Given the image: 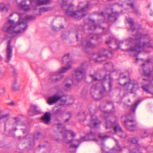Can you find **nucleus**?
<instances>
[{
	"mask_svg": "<svg viewBox=\"0 0 153 153\" xmlns=\"http://www.w3.org/2000/svg\"><path fill=\"white\" fill-rule=\"evenodd\" d=\"M134 23L130 24V29L132 32L133 37H130L126 40L127 45H134L127 50V51L137 56L141 52L145 51L146 52H150L149 50L147 51L146 48L153 49V44L150 38L149 35H143L141 33L135 30Z\"/></svg>",
	"mask_w": 153,
	"mask_h": 153,
	"instance_id": "f257e3e1",
	"label": "nucleus"
},
{
	"mask_svg": "<svg viewBox=\"0 0 153 153\" xmlns=\"http://www.w3.org/2000/svg\"><path fill=\"white\" fill-rule=\"evenodd\" d=\"M84 22L85 26H87L88 29L87 30L89 32V33H85L84 28L82 27L83 30H78L77 31L76 38L77 40L79 39V37L81 38V46L83 50L88 53L89 49L94 48L97 46L96 45L92 43L91 40L95 38L98 41L101 37L100 35L92 33L91 31L94 30L97 28H101V27L100 25H96L94 21L91 19L85 20Z\"/></svg>",
	"mask_w": 153,
	"mask_h": 153,
	"instance_id": "f03ea898",
	"label": "nucleus"
},
{
	"mask_svg": "<svg viewBox=\"0 0 153 153\" xmlns=\"http://www.w3.org/2000/svg\"><path fill=\"white\" fill-rule=\"evenodd\" d=\"M18 14L19 18L17 23L9 19L4 25L3 30L7 33L5 35V39L13 38L19 33L24 32L28 26L27 21L32 20L35 19L34 16L29 15H27L23 18L24 13H19Z\"/></svg>",
	"mask_w": 153,
	"mask_h": 153,
	"instance_id": "7ed1b4c3",
	"label": "nucleus"
},
{
	"mask_svg": "<svg viewBox=\"0 0 153 153\" xmlns=\"http://www.w3.org/2000/svg\"><path fill=\"white\" fill-rule=\"evenodd\" d=\"M61 1L62 2L61 7L66 10V14L70 17L78 19H81L86 15L87 10L90 6V3L88 2L84 7L75 12L72 11L74 5L72 4H68L66 1L63 0H59V3H61Z\"/></svg>",
	"mask_w": 153,
	"mask_h": 153,
	"instance_id": "20e7f679",
	"label": "nucleus"
},
{
	"mask_svg": "<svg viewBox=\"0 0 153 153\" xmlns=\"http://www.w3.org/2000/svg\"><path fill=\"white\" fill-rule=\"evenodd\" d=\"M113 113L111 111H104L102 117L104 118L106 120V128L107 129H110L109 131H111L113 129L114 133L118 135L120 138L125 139L127 137V135L123 131L120 125L117 122L115 121L113 123L111 120L108 119V117Z\"/></svg>",
	"mask_w": 153,
	"mask_h": 153,
	"instance_id": "39448f33",
	"label": "nucleus"
},
{
	"mask_svg": "<svg viewBox=\"0 0 153 153\" xmlns=\"http://www.w3.org/2000/svg\"><path fill=\"white\" fill-rule=\"evenodd\" d=\"M101 122L99 120L97 117L94 115H91V119L88 126L91 128V132L88 134L85 137H82L81 138V141H87L89 140H92L97 141V140L96 138V135L97 134L96 132H94L93 129L98 128L100 125Z\"/></svg>",
	"mask_w": 153,
	"mask_h": 153,
	"instance_id": "423d86ee",
	"label": "nucleus"
},
{
	"mask_svg": "<svg viewBox=\"0 0 153 153\" xmlns=\"http://www.w3.org/2000/svg\"><path fill=\"white\" fill-rule=\"evenodd\" d=\"M140 102V100H137L135 103L131 106L130 113L125 115V117L127 120H125L124 126L125 128L128 130L133 131L136 128V123L134 119L130 120V119L134 116L136 109Z\"/></svg>",
	"mask_w": 153,
	"mask_h": 153,
	"instance_id": "0eeeda50",
	"label": "nucleus"
},
{
	"mask_svg": "<svg viewBox=\"0 0 153 153\" xmlns=\"http://www.w3.org/2000/svg\"><path fill=\"white\" fill-rule=\"evenodd\" d=\"M57 125L58 130L62 133L65 142L66 143H71L69 147L70 151L72 152L71 150V149L77 148L79 146V143L81 142V140H77L76 141L78 144L75 145L74 143H72L74 141L73 139L68 140L67 139L68 134H70L72 137H75L76 136L75 133L71 130L66 129L64 125L60 123H58Z\"/></svg>",
	"mask_w": 153,
	"mask_h": 153,
	"instance_id": "6e6552de",
	"label": "nucleus"
},
{
	"mask_svg": "<svg viewBox=\"0 0 153 153\" xmlns=\"http://www.w3.org/2000/svg\"><path fill=\"white\" fill-rule=\"evenodd\" d=\"M71 62L70 54L68 53L65 55L62 59V62L64 64H68L67 66L62 67L57 71L50 72V75L51 76L58 75L60 76H63L62 75L71 68V66L70 63Z\"/></svg>",
	"mask_w": 153,
	"mask_h": 153,
	"instance_id": "1a4fd4ad",
	"label": "nucleus"
},
{
	"mask_svg": "<svg viewBox=\"0 0 153 153\" xmlns=\"http://www.w3.org/2000/svg\"><path fill=\"white\" fill-rule=\"evenodd\" d=\"M114 68V65L111 62H107L105 65L104 68L105 70L109 72L108 74H106L104 76H126L124 74L121 73L120 71H112Z\"/></svg>",
	"mask_w": 153,
	"mask_h": 153,
	"instance_id": "9d476101",
	"label": "nucleus"
},
{
	"mask_svg": "<svg viewBox=\"0 0 153 153\" xmlns=\"http://www.w3.org/2000/svg\"><path fill=\"white\" fill-rule=\"evenodd\" d=\"M151 62L150 60L148 59L141 66H140L139 71H140V69L143 71V73L146 76H150L152 73L153 72V66H150L149 63Z\"/></svg>",
	"mask_w": 153,
	"mask_h": 153,
	"instance_id": "9b49d317",
	"label": "nucleus"
},
{
	"mask_svg": "<svg viewBox=\"0 0 153 153\" xmlns=\"http://www.w3.org/2000/svg\"><path fill=\"white\" fill-rule=\"evenodd\" d=\"M112 52L111 51L102 48L100 51H99L97 53L98 57L95 58L94 60L96 62H101L105 60L104 59H102V58H108V54L109 53L112 55Z\"/></svg>",
	"mask_w": 153,
	"mask_h": 153,
	"instance_id": "f8f14e48",
	"label": "nucleus"
},
{
	"mask_svg": "<svg viewBox=\"0 0 153 153\" xmlns=\"http://www.w3.org/2000/svg\"><path fill=\"white\" fill-rule=\"evenodd\" d=\"M71 79H67L65 81V84L64 85V89L68 91L70 90L72 88V85H75L80 81V77H72Z\"/></svg>",
	"mask_w": 153,
	"mask_h": 153,
	"instance_id": "ddd939ff",
	"label": "nucleus"
},
{
	"mask_svg": "<svg viewBox=\"0 0 153 153\" xmlns=\"http://www.w3.org/2000/svg\"><path fill=\"white\" fill-rule=\"evenodd\" d=\"M116 142V147L117 149L114 148L110 150L109 152H106L104 149L105 146L104 144H102L101 147L102 153H120L122 151V149L118 143V141L116 139H114Z\"/></svg>",
	"mask_w": 153,
	"mask_h": 153,
	"instance_id": "4468645a",
	"label": "nucleus"
},
{
	"mask_svg": "<svg viewBox=\"0 0 153 153\" xmlns=\"http://www.w3.org/2000/svg\"><path fill=\"white\" fill-rule=\"evenodd\" d=\"M11 40H9L7 42V45L6 50V59L5 62L8 63L11 60L12 56L13 48L11 46Z\"/></svg>",
	"mask_w": 153,
	"mask_h": 153,
	"instance_id": "2eb2a0df",
	"label": "nucleus"
},
{
	"mask_svg": "<svg viewBox=\"0 0 153 153\" xmlns=\"http://www.w3.org/2000/svg\"><path fill=\"white\" fill-rule=\"evenodd\" d=\"M41 112V111L38 109L37 106L31 105L30 109L28 110V114L29 116H33L39 114Z\"/></svg>",
	"mask_w": 153,
	"mask_h": 153,
	"instance_id": "dca6fc26",
	"label": "nucleus"
},
{
	"mask_svg": "<svg viewBox=\"0 0 153 153\" xmlns=\"http://www.w3.org/2000/svg\"><path fill=\"white\" fill-rule=\"evenodd\" d=\"M21 86L20 81L18 77H15L12 82V89L14 91H19Z\"/></svg>",
	"mask_w": 153,
	"mask_h": 153,
	"instance_id": "f3484780",
	"label": "nucleus"
},
{
	"mask_svg": "<svg viewBox=\"0 0 153 153\" xmlns=\"http://www.w3.org/2000/svg\"><path fill=\"white\" fill-rule=\"evenodd\" d=\"M114 42H115L116 44L117 45L118 48H120V45L123 44V41H119L115 39L113 36H110L105 41V42L107 44H109Z\"/></svg>",
	"mask_w": 153,
	"mask_h": 153,
	"instance_id": "a211bd4d",
	"label": "nucleus"
},
{
	"mask_svg": "<svg viewBox=\"0 0 153 153\" xmlns=\"http://www.w3.org/2000/svg\"><path fill=\"white\" fill-rule=\"evenodd\" d=\"M85 70L82 67H79L74 70L73 71V75L75 76H85L86 75Z\"/></svg>",
	"mask_w": 153,
	"mask_h": 153,
	"instance_id": "6ab92c4d",
	"label": "nucleus"
},
{
	"mask_svg": "<svg viewBox=\"0 0 153 153\" xmlns=\"http://www.w3.org/2000/svg\"><path fill=\"white\" fill-rule=\"evenodd\" d=\"M62 97V96H60L57 94L54 95L48 98L47 100L48 103L50 105L53 104L61 99Z\"/></svg>",
	"mask_w": 153,
	"mask_h": 153,
	"instance_id": "aec40b11",
	"label": "nucleus"
},
{
	"mask_svg": "<svg viewBox=\"0 0 153 153\" xmlns=\"http://www.w3.org/2000/svg\"><path fill=\"white\" fill-rule=\"evenodd\" d=\"M31 3H35L38 6L49 4L51 3L52 0H30Z\"/></svg>",
	"mask_w": 153,
	"mask_h": 153,
	"instance_id": "412c9836",
	"label": "nucleus"
},
{
	"mask_svg": "<svg viewBox=\"0 0 153 153\" xmlns=\"http://www.w3.org/2000/svg\"><path fill=\"white\" fill-rule=\"evenodd\" d=\"M18 6L20 10L25 11H29L30 9L29 5L26 4L25 0L22 1L18 4Z\"/></svg>",
	"mask_w": 153,
	"mask_h": 153,
	"instance_id": "4be33fe9",
	"label": "nucleus"
},
{
	"mask_svg": "<svg viewBox=\"0 0 153 153\" xmlns=\"http://www.w3.org/2000/svg\"><path fill=\"white\" fill-rule=\"evenodd\" d=\"M119 15V13L118 12H112L108 15V21L111 22H114L116 21Z\"/></svg>",
	"mask_w": 153,
	"mask_h": 153,
	"instance_id": "5701e85b",
	"label": "nucleus"
},
{
	"mask_svg": "<svg viewBox=\"0 0 153 153\" xmlns=\"http://www.w3.org/2000/svg\"><path fill=\"white\" fill-rule=\"evenodd\" d=\"M42 134L40 133H36L34 136L32 137H33L32 140H29L30 141L29 143L30 146H33L34 144V139L37 140L39 138H41L42 137Z\"/></svg>",
	"mask_w": 153,
	"mask_h": 153,
	"instance_id": "b1692460",
	"label": "nucleus"
},
{
	"mask_svg": "<svg viewBox=\"0 0 153 153\" xmlns=\"http://www.w3.org/2000/svg\"><path fill=\"white\" fill-rule=\"evenodd\" d=\"M51 119V115L49 113L46 112L42 117V120L46 124H47L50 121Z\"/></svg>",
	"mask_w": 153,
	"mask_h": 153,
	"instance_id": "393cba45",
	"label": "nucleus"
},
{
	"mask_svg": "<svg viewBox=\"0 0 153 153\" xmlns=\"http://www.w3.org/2000/svg\"><path fill=\"white\" fill-rule=\"evenodd\" d=\"M8 10L7 5L4 3H0V11L1 13H6Z\"/></svg>",
	"mask_w": 153,
	"mask_h": 153,
	"instance_id": "a878e982",
	"label": "nucleus"
},
{
	"mask_svg": "<svg viewBox=\"0 0 153 153\" xmlns=\"http://www.w3.org/2000/svg\"><path fill=\"white\" fill-rule=\"evenodd\" d=\"M52 8L51 7H40L39 9V12L41 15L42 12H48L52 10Z\"/></svg>",
	"mask_w": 153,
	"mask_h": 153,
	"instance_id": "bb28decb",
	"label": "nucleus"
},
{
	"mask_svg": "<svg viewBox=\"0 0 153 153\" xmlns=\"http://www.w3.org/2000/svg\"><path fill=\"white\" fill-rule=\"evenodd\" d=\"M109 135L104 133H100L99 134V138L102 141H105L109 137Z\"/></svg>",
	"mask_w": 153,
	"mask_h": 153,
	"instance_id": "cd10ccee",
	"label": "nucleus"
},
{
	"mask_svg": "<svg viewBox=\"0 0 153 153\" xmlns=\"http://www.w3.org/2000/svg\"><path fill=\"white\" fill-rule=\"evenodd\" d=\"M127 5L129 6H130L133 9L135 13V14L138 16H139L140 15V13L139 12L138 10L136 9L134 6L133 3H127Z\"/></svg>",
	"mask_w": 153,
	"mask_h": 153,
	"instance_id": "c85d7f7f",
	"label": "nucleus"
},
{
	"mask_svg": "<svg viewBox=\"0 0 153 153\" xmlns=\"http://www.w3.org/2000/svg\"><path fill=\"white\" fill-rule=\"evenodd\" d=\"M138 89H139V87L138 84L137 83H134L133 84L132 87L131 92V93H134L135 91Z\"/></svg>",
	"mask_w": 153,
	"mask_h": 153,
	"instance_id": "c756f323",
	"label": "nucleus"
},
{
	"mask_svg": "<svg viewBox=\"0 0 153 153\" xmlns=\"http://www.w3.org/2000/svg\"><path fill=\"white\" fill-rule=\"evenodd\" d=\"M14 123L13 125H20L22 124V122L20 121V119L19 117H15L13 118Z\"/></svg>",
	"mask_w": 153,
	"mask_h": 153,
	"instance_id": "7c9ffc66",
	"label": "nucleus"
},
{
	"mask_svg": "<svg viewBox=\"0 0 153 153\" xmlns=\"http://www.w3.org/2000/svg\"><path fill=\"white\" fill-rule=\"evenodd\" d=\"M3 112V111L2 110L0 109V114ZM9 116V114L7 113L5 114H2L0 115V120H2L4 119H7Z\"/></svg>",
	"mask_w": 153,
	"mask_h": 153,
	"instance_id": "2f4dec72",
	"label": "nucleus"
},
{
	"mask_svg": "<svg viewBox=\"0 0 153 153\" xmlns=\"http://www.w3.org/2000/svg\"><path fill=\"white\" fill-rule=\"evenodd\" d=\"M142 87L147 93H150L149 84L143 85L142 86Z\"/></svg>",
	"mask_w": 153,
	"mask_h": 153,
	"instance_id": "473e14b6",
	"label": "nucleus"
},
{
	"mask_svg": "<svg viewBox=\"0 0 153 153\" xmlns=\"http://www.w3.org/2000/svg\"><path fill=\"white\" fill-rule=\"evenodd\" d=\"M128 141L130 144H136L137 143L138 140L135 138H130L128 139Z\"/></svg>",
	"mask_w": 153,
	"mask_h": 153,
	"instance_id": "72a5a7b5",
	"label": "nucleus"
},
{
	"mask_svg": "<svg viewBox=\"0 0 153 153\" xmlns=\"http://www.w3.org/2000/svg\"><path fill=\"white\" fill-rule=\"evenodd\" d=\"M103 30V33L104 34H110V31L109 29H107L106 28L104 27L102 28Z\"/></svg>",
	"mask_w": 153,
	"mask_h": 153,
	"instance_id": "f704fd0d",
	"label": "nucleus"
},
{
	"mask_svg": "<svg viewBox=\"0 0 153 153\" xmlns=\"http://www.w3.org/2000/svg\"><path fill=\"white\" fill-rule=\"evenodd\" d=\"M7 104L10 106H14L16 105V103L13 101H11L10 102L8 103Z\"/></svg>",
	"mask_w": 153,
	"mask_h": 153,
	"instance_id": "c9c22d12",
	"label": "nucleus"
},
{
	"mask_svg": "<svg viewBox=\"0 0 153 153\" xmlns=\"http://www.w3.org/2000/svg\"><path fill=\"white\" fill-rule=\"evenodd\" d=\"M126 19L128 23L130 24L134 23L133 20L131 18L129 17L126 18Z\"/></svg>",
	"mask_w": 153,
	"mask_h": 153,
	"instance_id": "e433bc0d",
	"label": "nucleus"
},
{
	"mask_svg": "<svg viewBox=\"0 0 153 153\" xmlns=\"http://www.w3.org/2000/svg\"><path fill=\"white\" fill-rule=\"evenodd\" d=\"M5 92L4 88L2 86H0V94H3Z\"/></svg>",
	"mask_w": 153,
	"mask_h": 153,
	"instance_id": "4c0bfd02",
	"label": "nucleus"
},
{
	"mask_svg": "<svg viewBox=\"0 0 153 153\" xmlns=\"http://www.w3.org/2000/svg\"><path fill=\"white\" fill-rule=\"evenodd\" d=\"M149 134L147 131H145L144 132V135L142 136V138H144L147 137Z\"/></svg>",
	"mask_w": 153,
	"mask_h": 153,
	"instance_id": "58836bf2",
	"label": "nucleus"
},
{
	"mask_svg": "<svg viewBox=\"0 0 153 153\" xmlns=\"http://www.w3.org/2000/svg\"><path fill=\"white\" fill-rule=\"evenodd\" d=\"M149 82L151 83L153 82V77H146Z\"/></svg>",
	"mask_w": 153,
	"mask_h": 153,
	"instance_id": "ea45409f",
	"label": "nucleus"
},
{
	"mask_svg": "<svg viewBox=\"0 0 153 153\" xmlns=\"http://www.w3.org/2000/svg\"><path fill=\"white\" fill-rule=\"evenodd\" d=\"M61 111L60 109H59L55 111L54 113L55 114H60L61 113Z\"/></svg>",
	"mask_w": 153,
	"mask_h": 153,
	"instance_id": "a19ab883",
	"label": "nucleus"
},
{
	"mask_svg": "<svg viewBox=\"0 0 153 153\" xmlns=\"http://www.w3.org/2000/svg\"><path fill=\"white\" fill-rule=\"evenodd\" d=\"M105 92V88L104 87L103 90H101L100 91V95L102 96V94Z\"/></svg>",
	"mask_w": 153,
	"mask_h": 153,
	"instance_id": "79ce46f5",
	"label": "nucleus"
},
{
	"mask_svg": "<svg viewBox=\"0 0 153 153\" xmlns=\"http://www.w3.org/2000/svg\"><path fill=\"white\" fill-rule=\"evenodd\" d=\"M52 28V29L54 31H57L59 30V28L55 26H53Z\"/></svg>",
	"mask_w": 153,
	"mask_h": 153,
	"instance_id": "37998d69",
	"label": "nucleus"
},
{
	"mask_svg": "<svg viewBox=\"0 0 153 153\" xmlns=\"http://www.w3.org/2000/svg\"><path fill=\"white\" fill-rule=\"evenodd\" d=\"M98 72L97 71L95 72V73L93 74H91L90 75V76H97Z\"/></svg>",
	"mask_w": 153,
	"mask_h": 153,
	"instance_id": "c03bdc74",
	"label": "nucleus"
},
{
	"mask_svg": "<svg viewBox=\"0 0 153 153\" xmlns=\"http://www.w3.org/2000/svg\"><path fill=\"white\" fill-rule=\"evenodd\" d=\"M109 86L110 88V90L111 91V88L112 87V84L111 82H109Z\"/></svg>",
	"mask_w": 153,
	"mask_h": 153,
	"instance_id": "a18cd8bd",
	"label": "nucleus"
},
{
	"mask_svg": "<svg viewBox=\"0 0 153 153\" xmlns=\"http://www.w3.org/2000/svg\"><path fill=\"white\" fill-rule=\"evenodd\" d=\"M12 129L13 130L10 131V133H11V132H12L13 131H16L17 129V128H16L15 127L14 128H13Z\"/></svg>",
	"mask_w": 153,
	"mask_h": 153,
	"instance_id": "49530a36",
	"label": "nucleus"
},
{
	"mask_svg": "<svg viewBox=\"0 0 153 153\" xmlns=\"http://www.w3.org/2000/svg\"><path fill=\"white\" fill-rule=\"evenodd\" d=\"M62 39H64L66 38V36L65 34H62L61 36Z\"/></svg>",
	"mask_w": 153,
	"mask_h": 153,
	"instance_id": "de8ad7c7",
	"label": "nucleus"
},
{
	"mask_svg": "<svg viewBox=\"0 0 153 153\" xmlns=\"http://www.w3.org/2000/svg\"><path fill=\"white\" fill-rule=\"evenodd\" d=\"M127 77H120V78L119 79V80L120 79L121 80H124Z\"/></svg>",
	"mask_w": 153,
	"mask_h": 153,
	"instance_id": "09e8293b",
	"label": "nucleus"
},
{
	"mask_svg": "<svg viewBox=\"0 0 153 153\" xmlns=\"http://www.w3.org/2000/svg\"><path fill=\"white\" fill-rule=\"evenodd\" d=\"M100 15H102L104 19H105V16L104 15V13L103 12L101 13Z\"/></svg>",
	"mask_w": 153,
	"mask_h": 153,
	"instance_id": "8fccbe9b",
	"label": "nucleus"
},
{
	"mask_svg": "<svg viewBox=\"0 0 153 153\" xmlns=\"http://www.w3.org/2000/svg\"><path fill=\"white\" fill-rule=\"evenodd\" d=\"M119 84H120V85H124V86H126V85H127V84H129V83H128V82H125L124 83V84H121V83H119Z\"/></svg>",
	"mask_w": 153,
	"mask_h": 153,
	"instance_id": "3c124183",
	"label": "nucleus"
},
{
	"mask_svg": "<svg viewBox=\"0 0 153 153\" xmlns=\"http://www.w3.org/2000/svg\"><path fill=\"white\" fill-rule=\"evenodd\" d=\"M44 146V145H39L38 146V147L40 149L42 148Z\"/></svg>",
	"mask_w": 153,
	"mask_h": 153,
	"instance_id": "603ef678",
	"label": "nucleus"
},
{
	"mask_svg": "<svg viewBox=\"0 0 153 153\" xmlns=\"http://www.w3.org/2000/svg\"><path fill=\"white\" fill-rule=\"evenodd\" d=\"M64 27L62 25H61L59 27V30H60L62 28H63Z\"/></svg>",
	"mask_w": 153,
	"mask_h": 153,
	"instance_id": "864d4df0",
	"label": "nucleus"
},
{
	"mask_svg": "<svg viewBox=\"0 0 153 153\" xmlns=\"http://www.w3.org/2000/svg\"><path fill=\"white\" fill-rule=\"evenodd\" d=\"M93 78L92 79V81L94 79V80L95 81H97V77H92Z\"/></svg>",
	"mask_w": 153,
	"mask_h": 153,
	"instance_id": "5fc2aeb1",
	"label": "nucleus"
},
{
	"mask_svg": "<svg viewBox=\"0 0 153 153\" xmlns=\"http://www.w3.org/2000/svg\"><path fill=\"white\" fill-rule=\"evenodd\" d=\"M69 119H70L69 118L66 119L65 120V122H68L69 120Z\"/></svg>",
	"mask_w": 153,
	"mask_h": 153,
	"instance_id": "6e6d98bb",
	"label": "nucleus"
},
{
	"mask_svg": "<svg viewBox=\"0 0 153 153\" xmlns=\"http://www.w3.org/2000/svg\"><path fill=\"white\" fill-rule=\"evenodd\" d=\"M23 132L24 133H26L27 131H26V130H23Z\"/></svg>",
	"mask_w": 153,
	"mask_h": 153,
	"instance_id": "4d7b16f0",
	"label": "nucleus"
},
{
	"mask_svg": "<svg viewBox=\"0 0 153 153\" xmlns=\"http://www.w3.org/2000/svg\"><path fill=\"white\" fill-rule=\"evenodd\" d=\"M138 59L137 58H136V61H137V62H138Z\"/></svg>",
	"mask_w": 153,
	"mask_h": 153,
	"instance_id": "13d9d810",
	"label": "nucleus"
},
{
	"mask_svg": "<svg viewBox=\"0 0 153 153\" xmlns=\"http://www.w3.org/2000/svg\"><path fill=\"white\" fill-rule=\"evenodd\" d=\"M59 80V79L57 78H56L55 79L56 81H57Z\"/></svg>",
	"mask_w": 153,
	"mask_h": 153,
	"instance_id": "bf43d9fd",
	"label": "nucleus"
},
{
	"mask_svg": "<svg viewBox=\"0 0 153 153\" xmlns=\"http://www.w3.org/2000/svg\"><path fill=\"white\" fill-rule=\"evenodd\" d=\"M95 88V87H94V86H93L92 87V88H91V89H92L93 88Z\"/></svg>",
	"mask_w": 153,
	"mask_h": 153,
	"instance_id": "052dcab7",
	"label": "nucleus"
},
{
	"mask_svg": "<svg viewBox=\"0 0 153 153\" xmlns=\"http://www.w3.org/2000/svg\"><path fill=\"white\" fill-rule=\"evenodd\" d=\"M56 141H58V139H56Z\"/></svg>",
	"mask_w": 153,
	"mask_h": 153,
	"instance_id": "680f3d73",
	"label": "nucleus"
},
{
	"mask_svg": "<svg viewBox=\"0 0 153 153\" xmlns=\"http://www.w3.org/2000/svg\"><path fill=\"white\" fill-rule=\"evenodd\" d=\"M12 16V15H10V16Z\"/></svg>",
	"mask_w": 153,
	"mask_h": 153,
	"instance_id": "e2e57ef3",
	"label": "nucleus"
},
{
	"mask_svg": "<svg viewBox=\"0 0 153 153\" xmlns=\"http://www.w3.org/2000/svg\"><path fill=\"white\" fill-rule=\"evenodd\" d=\"M99 76L101 77V75H100Z\"/></svg>",
	"mask_w": 153,
	"mask_h": 153,
	"instance_id": "0e129e2a",
	"label": "nucleus"
},
{
	"mask_svg": "<svg viewBox=\"0 0 153 153\" xmlns=\"http://www.w3.org/2000/svg\"><path fill=\"white\" fill-rule=\"evenodd\" d=\"M101 41H102V40H101ZM102 41H100V42H101Z\"/></svg>",
	"mask_w": 153,
	"mask_h": 153,
	"instance_id": "69168bd1",
	"label": "nucleus"
},
{
	"mask_svg": "<svg viewBox=\"0 0 153 153\" xmlns=\"http://www.w3.org/2000/svg\"><path fill=\"white\" fill-rule=\"evenodd\" d=\"M15 0L16 1H17L18 0Z\"/></svg>",
	"mask_w": 153,
	"mask_h": 153,
	"instance_id": "338daca9",
	"label": "nucleus"
}]
</instances>
